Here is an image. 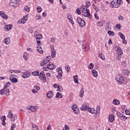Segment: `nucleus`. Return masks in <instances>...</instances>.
<instances>
[{
	"label": "nucleus",
	"mask_w": 130,
	"mask_h": 130,
	"mask_svg": "<svg viewBox=\"0 0 130 130\" xmlns=\"http://www.w3.org/2000/svg\"><path fill=\"white\" fill-rule=\"evenodd\" d=\"M99 57H100V58H101V59H102V60H105V56H104V55L102 53L101 54H99Z\"/></svg>",
	"instance_id": "obj_38"
},
{
	"label": "nucleus",
	"mask_w": 130,
	"mask_h": 130,
	"mask_svg": "<svg viewBox=\"0 0 130 130\" xmlns=\"http://www.w3.org/2000/svg\"><path fill=\"white\" fill-rule=\"evenodd\" d=\"M89 103L86 102L84 103L82 106V107L81 108V110L83 111H86V110H88L89 107Z\"/></svg>",
	"instance_id": "obj_13"
},
{
	"label": "nucleus",
	"mask_w": 130,
	"mask_h": 130,
	"mask_svg": "<svg viewBox=\"0 0 130 130\" xmlns=\"http://www.w3.org/2000/svg\"><path fill=\"white\" fill-rule=\"evenodd\" d=\"M64 130H70V126L68 125H66L64 127Z\"/></svg>",
	"instance_id": "obj_59"
},
{
	"label": "nucleus",
	"mask_w": 130,
	"mask_h": 130,
	"mask_svg": "<svg viewBox=\"0 0 130 130\" xmlns=\"http://www.w3.org/2000/svg\"><path fill=\"white\" fill-rule=\"evenodd\" d=\"M28 53L24 52L23 54V58L24 60H27V59H28Z\"/></svg>",
	"instance_id": "obj_40"
},
{
	"label": "nucleus",
	"mask_w": 130,
	"mask_h": 130,
	"mask_svg": "<svg viewBox=\"0 0 130 130\" xmlns=\"http://www.w3.org/2000/svg\"><path fill=\"white\" fill-rule=\"evenodd\" d=\"M32 93H34V94L38 93V91H37L35 88L32 89L31 90Z\"/></svg>",
	"instance_id": "obj_58"
},
{
	"label": "nucleus",
	"mask_w": 130,
	"mask_h": 130,
	"mask_svg": "<svg viewBox=\"0 0 130 130\" xmlns=\"http://www.w3.org/2000/svg\"><path fill=\"white\" fill-rule=\"evenodd\" d=\"M0 17L3 19V20H8L9 16L7 15L4 11H0Z\"/></svg>",
	"instance_id": "obj_16"
},
{
	"label": "nucleus",
	"mask_w": 130,
	"mask_h": 130,
	"mask_svg": "<svg viewBox=\"0 0 130 130\" xmlns=\"http://www.w3.org/2000/svg\"><path fill=\"white\" fill-rule=\"evenodd\" d=\"M55 97L56 98H62V95L59 92H57Z\"/></svg>",
	"instance_id": "obj_43"
},
{
	"label": "nucleus",
	"mask_w": 130,
	"mask_h": 130,
	"mask_svg": "<svg viewBox=\"0 0 130 130\" xmlns=\"http://www.w3.org/2000/svg\"><path fill=\"white\" fill-rule=\"evenodd\" d=\"M51 42L52 43H54L55 42V39L54 37L51 38Z\"/></svg>",
	"instance_id": "obj_62"
},
{
	"label": "nucleus",
	"mask_w": 130,
	"mask_h": 130,
	"mask_svg": "<svg viewBox=\"0 0 130 130\" xmlns=\"http://www.w3.org/2000/svg\"><path fill=\"white\" fill-rule=\"evenodd\" d=\"M106 31H109V30H111V27H110V25H107L106 26Z\"/></svg>",
	"instance_id": "obj_57"
},
{
	"label": "nucleus",
	"mask_w": 130,
	"mask_h": 130,
	"mask_svg": "<svg viewBox=\"0 0 130 130\" xmlns=\"http://www.w3.org/2000/svg\"><path fill=\"white\" fill-rule=\"evenodd\" d=\"M65 69L67 72V73H70V70H71V68L69 66H65Z\"/></svg>",
	"instance_id": "obj_55"
},
{
	"label": "nucleus",
	"mask_w": 130,
	"mask_h": 130,
	"mask_svg": "<svg viewBox=\"0 0 130 130\" xmlns=\"http://www.w3.org/2000/svg\"><path fill=\"white\" fill-rule=\"evenodd\" d=\"M116 52L118 55H121L122 54V50H121V48L119 47H116Z\"/></svg>",
	"instance_id": "obj_26"
},
{
	"label": "nucleus",
	"mask_w": 130,
	"mask_h": 130,
	"mask_svg": "<svg viewBox=\"0 0 130 130\" xmlns=\"http://www.w3.org/2000/svg\"><path fill=\"white\" fill-rule=\"evenodd\" d=\"M118 35L120 36L121 39H123L125 38V36H124V35L122 34V33H121V32H119Z\"/></svg>",
	"instance_id": "obj_41"
},
{
	"label": "nucleus",
	"mask_w": 130,
	"mask_h": 130,
	"mask_svg": "<svg viewBox=\"0 0 130 130\" xmlns=\"http://www.w3.org/2000/svg\"><path fill=\"white\" fill-rule=\"evenodd\" d=\"M39 78L40 80L43 83H46V77H45V74H44V71H42L40 73V75H39Z\"/></svg>",
	"instance_id": "obj_7"
},
{
	"label": "nucleus",
	"mask_w": 130,
	"mask_h": 130,
	"mask_svg": "<svg viewBox=\"0 0 130 130\" xmlns=\"http://www.w3.org/2000/svg\"><path fill=\"white\" fill-rule=\"evenodd\" d=\"M88 69H89V70H93V69H94V64L93 63H90Z\"/></svg>",
	"instance_id": "obj_45"
},
{
	"label": "nucleus",
	"mask_w": 130,
	"mask_h": 130,
	"mask_svg": "<svg viewBox=\"0 0 130 130\" xmlns=\"http://www.w3.org/2000/svg\"><path fill=\"white\" fill-rule=\"evenodd\" d=\"M5 93H6V96H9V93H10V90L9 89H7V88H6Z\"/></svg>",
	"instance_id": "obj_51"
},
{
	"label": "nucleus",
	"mask_w": 130,
	"mask_h": 130,
	"mask_svg": "<svg viewBox=\"0 0 130 130\" xmlns=\"http://www.w3.org/2000/svg\"><path fill=\"white\" fill-rule=\"evenodd\" d=\"M116 82L119 84V85H124L126 84V81L122 76L117 75L115 78Z\"/></svg>",
	"instance_id": "obj_2"
},
{
	"label": "nucleus",
	"mask_w": 130,
	"mask_h": 130,
	"mask_svg": "<svg viewBox=\"0 0 130 130\" xmlns=\"http://www.w3.org/2000/svg\"><path fill=\"white\" fill-rule=\"evenodd\" d=\"M7 117L8 118H10V120L12 122H15L16 119H17V115L16 114H14L11 111H9Z\"/></svg>",
	"instance_id": "obj_3"
},
{
	"label": "nucleus",
	"mask_w": 130,
	"mask_h": 130,
	"mask_svg": "<svg viewBox=\"0 0 130 130\" xmlns=\"http://www.w3.org/2000/svg\"><path fill=\"white\" fill-rule=\"evenodd\" d=\"M67 19L69 20L70 23L72 24V25H74L75 24V22L74 21V19H73V16L71 14H68Z\"/></svg>",
	"instance_id": "obj_17"
},
{
	"label": "nucleus",
	"mask_w": 130,
	"mask_h": 130,
	"mask_svg": "<svg viewBox=\"0 0 130 130\" xmlns=\"http://www.w3.org/2000/svg\"><path fill=\"white\" fill-rule=\"evenodd\" d=\"M72 109L75 114H79L80 111L78 108V105L74 104L72 106Z\"/></svg>",
	"instance_id": "obj_11"
},
{
	"label": "nucleus",
	"mask_w": 130,
	"mask_h": 130,
	"mask_svg": "<svg viewBox=\"0 0 130 130\" xmlns=\"http://www.w3.org/2000/svg\"><path fill=\"white\" fill-rule=\"evenodd\" d=\"M91 73L93 74V77H94V78H97L98 77V73L97 72V71H96V70H92Z\"/></svg>",
	"instance_id": "obj_30"
},
{
	"label": "nucleus",
	"mask_w": 130,
	"mask_h": 130,
	"mask_svg": "<svg viewBox=\"0 0 130 130\" xmlns=\"http://www.w3.org/2000/svg\"><path fill=\"white\" fill-rule=\"evenodd\" d=\"M109 122H113L114 121V115H110L109 117Z\"/></svg>",
	"instance_id": "obj_34"
},
{
	"label": "nucleus",
	"mask_w": 130,
	"mask_h": 130,
	"mask_svg": "<svg viewBox=\"0 0 130 130\" xmlns=\"http://www.w3.org/2000/svg\"><path fill=\"white\" fill-rule=\"evenodd\" d=\"M12 72L15 74H20V73H22L21 70H12Z\"/></svg>",
	"instance_id": "obj_52"
},
{
	"label": "nucleus",
	"mask_w": 130,
	"mask_h": 130,
	"mask_svg": "<svg viewBox=\"0 0 130 130\" xmlns=\"http://www.w3.org/2000/svg\"><path fill=\"white\" fill-rule=\"evenodd\" d=\"M122 3L121 0H114L110 2V7L111 8H114V9H117L118 7H120V4Z\"/></svg>",
	"instance_id": "obj_1"
},
{
	"label": "nucleus",
	"mask_w": 130,
	"mask_h": 130,
	"mask_svg": "<svg viewBox=\"0 0 130 130\" xmlns=\"http://www.w3.org/2000/svg\"><path fill=\"white\" fill-rule=\"evenodd\" d=\"M121 109H122V110H123V111H125V110H126V106L122 105L121 106Z\"/></svg>",
	"instance_id": "obj_60"
},
{
	"label": "nucleus",
	"mask_w": 130,
	"mask_h": 130,
	"mask_svg": "<svg viewBox=\"0 0 130 130\" xmlns=\"http://www.w3.org/2000/svg\"><path fill=\"white\" fill-rule=\"evenodd\" d=\"M88 7H87V5H82L80 8V11L81 13H84V12H86V11L88 10Z\"/></svg>",
	"instance_id": "obj_21"
},
{
	"label": "nucleus",
	"mask_w": 130,
	"mask_h": 130,
	"mask_svg": "<svg viewBox=\"0 0 130 130\" xmlns=\"http://www.w3.org/2000/svg\"><path fill=\"white\" fill-rule=\"evenodd\" d=\"M121 27V26L120 25V24H117L116 25V28H117V29H120Z\"/></svg>",
	"instance_id": "obj_63"
},
{
	"label": "nucleus",
	"mask_w": 130,
	"mask_h": 130,
	"mask_svg": "<svg viewBox=\"0 0 130 130\" xmlns=\"http://www.w3.org/2000/svg\"><path fill=\"white\" fill-rule=\"evenodd\" d=\"M53 97V92L50 91L47 93V98L48 99H51Z\"/></svg>",
	"instance_id": "obj_24"
},
{
	"label": "nucleus",
	"mask_w": 130,
	"mask_h": 130,
	"mask_svg": "<svg viewBox=\"0 0 130 130\" xmlns=\"http://www.w3.org/2000/svg\"><path fill=\"white\" fill-rule=\"evenodd\" d=\"M108 34H109L110 36H114V35H115V34L114 33V32L111 30H108Z\"/></svg>",
	"instance_id": "obj_42"
},
{
	"label": "nucleus",
	"mask_w": 130,
	"mask_h": 130,
	"mask_svg": "<svg viewBox=\"0 0 130 130\" xmlns=\"http://www.w3.org/2000/svg\"><path fill=\"white\" fill-rule=\"evenodd\" d=\"M82 15L83 17H87L88 19H91V18H92L91 14H90V10L89 9L84 11V12H83Z\"/></svg>",
	"instance_id": "obj_14"
},
{
	"label": "nucleus",
	"mask_w": 130,
	"mask_h": 130,
	"mask_svg": "<svg viewBox=\"0 0 130 130\" xmlns=\"http://www.w3.org/2000/svg\"><path fill=\"white\" fill-rule=\"evenodd\" d=\"M122 74H123L124 76H128V75H130V71L128 70L124 69L123 70Z\"/></svg>",
	"instance_id": "obj_31"
},
{
	"label": "nucleus",
	"mask_w": 130,
	"mask_h": 130,
	"mask_svg": "<svg viewBox=\"0 0 130 130\" xmlns=\"http://www.w3.org/2000/svg\"><path fill=\"white\" fill-rule=\"evenodd\" d=\"M27 109L30 110L31 112H36L39 109V107L37 106H29L27 108Z\"/></svg>",
	"instance_id": "obj_9"
},
{
	"label": "nucleus",
	"mask_w": 130,
	"mask_h": 130,
	"mask_svg": "<svg viewBox=\"0 0 130 130\" xmlns=\"http://www.w3.org/2000/svg\"><path fill=\"white\" fill-rule=\"evenodd\" d=\"M84 89L83 88H82L80 89V91L79 92V96L80 97H83V96H84Z\"/></svg>",
	"instance_id": "obj_36"
},
{
	"label": "nucleus",
	"mask_w": 130,
	"mask_h": 130,
	"mask_svg": "<svg viewBox=\"0 0 130 130\" xmlns=\"http://www.w3.org/2000/svg\"><path fill=\"white\" fill-rule=\"evenodd\" d=\"M56 67L52 63V62H50L47 66V67H43V70L44 71H47L48 70H54Z\"/></svg>",
	"instance_id": "obj_4"
},
{
	"label": "nucleus",
	"mask_w": 130,
	"mask_h": 130,
	"mask_svg": "<svg viewBox=\"0 0 130 130\" xmlns=\"http://www.w3.org/2000/svg\"><path fill=\"white\" fill-rule=\"evenodd\" d=\"M30 76L31 73L29 71H26L23 72L21 75V77L22 79H27V78H29Z\"/></svg>",
	"instance_id": "obj_10"
},
{
	"label": "nucleus",
	"mask_w": 130,
	"mask_h": 130,
	"mask_svg": "<svg viewBox=\"0 0 130 130\" xmlns=\"http://www.w3.org/2000/svg\"><path fill=\"white\" fill-rule=\"evenodd\" d=\"M58 74L56 76L58 79H60L62 77V70H61V68L59 67L58 70Z\"/></svg>",
	"instance_id": "obj_20"
},
{
	"label": "nucleus",
	"mask_w": 130,
	"mask_h": 130,
	"mask_svg": "<svg viewBox=\"0 0 130 130\" xmlns=\"http://www.w3.org/2000/svg\"><path fill=\"white\" fill-rule=\"evenodd\" d=\"M24 11H25V12H27V13H29V12H30V7H28V6H24Z\"/></svg>",
	"instance_id": "obj_37"
},
{
	"label": "nucleus",
	"mask_w": 130,
	"mask_h": 130,
	"mask_svg": "<svg viewBox=\"0 0 130 130\" xmlns=\"http://www.w3.org/2000/svg\"><path fill=\"white\" fill-rule=\"evenodd\" d=\"M19 0H10V6L11 7H13V8H17L19 7Z\"/></svg>",
	"instance_id": "obj_6"
},
{
	"label": "nucleus",
	"mask_w": 130,
	"mask_h": 130,
	"mask_svg": "<svg viewBox=\"0 0 130 130\" xmlns=\"http://www.w3.org/2000/svg\"><path fill=\"white\" fill-rule=\"evenodd\" d=\"M118 116H119V118H120V119H121V120H123V121H125V120H126V119H127V117L123 115V114H122L121 113H119V114L118 115Z\"/></svg>",
	"instance_id": "obj_23"
},
{
	"label": "nucleus",
	"mask_w": 130,
	"mask_h": 130,
	"mask_svg": "<svg viewBox=\"0 0 130 130\" xmlns=\"http://www.w3.org/2000/svg\"><path fill=\"white\" fill-rule=\"evenodd\" d=\"M125 113L126 115H130V109L126 110Z\"/></svg>",
	"instance_id": "obj_56"
},
{
	"label": "nucleus",
	"mask_w": 130,
	"mask_h": 130,
	"mask_svg": "<svg viewBox=\"0 0 130 130\" xmlns=\"http://www.w3.org/2000/svg\"><path fill=\"white\" fill-rule=\"evenodd\" d=\"M82 46V49H84V50H85V52H86V51L90 50V47L89 46L88 43L84 44Z\"/></svg>",
	"instance_id": "obj_18"
},
{
	"label": "nucleus",
	"mask_w": 130,
	"mask_h": 130,
	"mask_svg": "<svg viewBox=\"0 0 130 130\" xmlns=\"http://www.w3.org/2000/svg\"><path fill=\"white\" fill-rule=\"evenodd\" d=\"M34 89H36V90L37 91H39V90H40V87H39V86L38 85H35L34 87Z\"/></svg>",
	"instance_id": "obj_54"
},
{
	"label": "nucleus",
	"mask_w": 130,
	"mask_h": 130,
	"mask_svg": "<svg viewBox=\"0 0 130 130\" xmlns=\"http://www.w3.org/2000/svg\"><path fill=\"white\" fill-rule=\"evenodd\" d=\"M31 127L34 130H39V127L35 123H32L31 124Z\"/></svg>",
	"instance_id": "obj_33"
},
{
	"label": "nucleus",
	"mask_w": 130,
	"mask_h": 130,
	"mask_svg": "<svg viewBox=\"0 0 130 130\" xmlns=\"http://www.w3.org/2000/svg\"><path fill=\"white\" fill-rule=\"evenodd\" d=\"M11 82H12V83H14V84H15L16 83H18V80L15 77L13 79H12L11 80Z\"/></svg>",
	"instance_id": "obj_50"
},
{
	"label": "nucleus",
	"mask_w": 130,
	"mask_h": 130,
	"mask_svg": "<svg viewBox=\"0 0 130 130\" xmlns=\"http://www.w3.org/2000/svg\"><path fill=\"white\" fill-rule=\"evenodd\" d=\"M122 43H123V44H126V43H127L126 42V40H125V38L122 39Z\"/></svg>",
	"instance_id": "obj_64"
},
{
	"label": "nucleus",
	"mask_w": 130,
	"mask_h": 130,
	"mask_svg": "<svg viewBox=\"0 0 130 130\" xmlns=\"http://www.w3.org/2000/svg\"><path fill=\"white\" fill-rule=\"evenodd\" d=\"M100 106H98L96 107L95 111V115H96V116H99V114H100Z\"/></svg>",
	"instance_id": "obj_29"
},
{
	"label": "nucleus",
	"mask_w": 130,
	"mask_h": 130,
	"mask_svg": "<svg viewBox=\"0 0 130 130\" xmlns=\"http://www.w3.org/2000/svg\"><path fill=\"white\" fill-rule=\"evenodd\" d=\"M37 33H38V31L37 30L35 32V37L36 38V39H41L43 38V36L41 34H37Z\"/></svg>",
	"instance_id": "obj_19"
},
{
	"label": "nucleus",
	"mask_w": 130,
	"mask_h": 130,
	"mask_svg": "<svg viewBox=\"0 0 130 130\" xmlns=\"http://www.w3.org/2000/svg\"><path fill=\"white\" fill-rule=\"evenodd\" d=\"M51 57L53 58L56 56V51L54 49V46L51 45Z\"/></svg>",
	"instance_id": "obj_15"
},
{
	"label": "nucleus",
	"mask_w": 130,
	"mask_h": 130,
	"mask_svg": "<svg viewBox=\"0 0 130 130\" xmlns=\"http://www.w3.org/2000/svg\"><path fill=\"white\" fill-rule=\"evenodd\" d=\"M16 77H17V76H16L15 75H13V74L10 75V81H11L13 79H15V78H16Z\"/></svg>",
	"instance_id": "obj_48"
},
{
	"label": "nucleus",
	"mask_w": 130,
	"mask_h": 130,
	"mask_svg": "<svg viewBox=\"0 0 130 130\" xmlns=\"http://www.w3.org/2000/svg\"><path fill=\"white\" fill-rule=\"evenodd\" d=\"M32 75H33V76H39V72H38V71H34L33 72H32Z\"/></svg>",
	"instance_id": "obj_47"
},
{
	"label": "nucleus",
	"mask_w": 130,
	"mask_h": 130,
	"mask_svg": "<svg viewBox=\"0 0 130 130\" xmlns=\"http://www.w3.org/2000/svg\"><path fill=\"white\" fill-rule=\"evenodd\" d=\"M3 43H5L7 45H9L11 43V39H10V38H7L4 40Z\"/></svg>",
	"instance_id": "obj_28"
},
{
	"label": "nucleus",
	"mask_w": 130,
	"mask_h": 130,
	"mask_svg": "<svg viewBox=\"0 0 130 130\" xmlns=\"http://www.w3.org/2000/svg\"><path fill=\"white\" fill-rule=\"evenodd\" d=\"M37 50L38 52L41 53V54H43V50L42 49V48H41V46H40V45H38L37 46Z\"/></svg>",
	"instance_id": "obj_25"
},
{
	"label": "nucleus",
	"mask_w": 130,
	"mask_h": 130,
	"mask_svg": "<svg viewBox=\"0 0 130 130\" xmlns=\"http://www.w3.org/2000/svg\"><path fill=\"white\" fill-rule=\"evenodd\" d=\"M6 91V87H4L3 89H1L0 91V94H1V95H4V94H5Z\"/></svg>",
	"instance_id": "obj_49"
},
{
	"label": "nucleus",
	"mask_w": 130,
	"mask_h": 130,
	"mask_svg": "<svg viewBox=\"0 0 130 130\" xmlns=\"http://www.w3.org/2000/svg\"><path fill=\"white\" fill-rule=\"evenodd\" d=\"M13 28V25L12 24H8L5 25L4 27L5 31H10Z\"/></svg>",
	"instance_id": "obj_22"
},
{
	"label": "nucleus",
	"mask_w": 130,
	"mask_h": 130,
	"mask_svg": "<svg viewBox=\"0 0 130 130\" xmlns=\"http://www.w3.org/2000/svg\"><path fill=\"white\" fill-rule=\"evenodd\" d=\"M76 21L80 27H85V26H86V22H85V20L81 18L77 17Z\"/></svg>",
	"instance_id": "obj_5"
},
{
	"label": "nucleus",
	"mask_w": 130,
	"mask_h": 130,
	"mask_svg": "<svg viewBox=\"0 0 130 130\" xmlns=\"http://www.w3.org/2000/svg\"><path fill=\"white\" fill-rule=\"evenodd\" d=\"M113 104H114V105H119V104H120V101L116 99L113 100Z\"/></svg>",
	"instance_id": "obj_32"
},
{
	"label": "nucleus",
	"mask_w": 130,
	"mask_h": 130,
	"mask_svg": "<svg viewBox=\"0 0 130 130\" xmlns=\"http://www.w3.org/2000/svg\"><path fill=\"white\" fill-rule=\"evenodd\" d=\"M10 85L11 83H10L9 82H7L5 85V88H7V87H10Z\"/></svg>",
	"instance_id": "obj_61"
},
{
	"label": "nucleus",
	"mask_w": 130,
	"mask_h": 130,
	"mask_svg": "<svg viewBox=\"0 0 130 130\" xmlns=\"http://www.w3.org/2000/svg\"><path fill=\"white\" fill-rule=\"evenodd\" d=\"M81 13H82V11H81L80 8H77L76 11V13L77 15H81Z\"/></svg>",
	"instance_id": "obj_44"
},
{
	"label": "nucleus",
	"mask_w": 130,
	"mask_h": 130,
	"mask_svg": "<svg viewBox=\"0 0 130 130\" xmlns=\"http://www.w3.org/2000/svg\"><path fill=\"white\" fill-rule=\"evenodd\" d=\"M121 64H122V67H123L124 68V67H125L127 64V63L125 61H123L121 62Z\"/></svg>",
	"instance_id": "obj_53"
},
{
	"label": "nucleus",
	"mask_w": 130,
	"mask_h": 130,
	"mask_svg": "<svg viewBox=\"0 0 130 130\" xmlns=\"http://www.w3.org/2000/svg\"><path fill=\"white\" fill-rule=\"evenodd\" d=\"M78 79V75H75L74 76V81L76 84H79V80Z\"/></svg>",
	"instance_id": "obj_35"
},
{
	"label": "nucleus",
	"mask_w": 130,
	"mask_h": 130,
	"mask_svg": "<svg viewBox=\"0 0 130 130\" xmlns=\"http://www.w3.org/2000/svg\"><path fill=\"white\" fill-rule=\"evenodd\" d=\"M28 14L24 16L21 19L18 21V24H25L28 21Z\"/></svg>",
	"instance_id": "obj_8"
},
{
	"label": "nucleus",
	"mask_w": 130,
	"mask_h": 130,
	"mask_svg": "<svg viewBox=\"0 0 130 130\" xmlns=\"http://www.w3.org/2000/svg\"><path fill=\"white\" fill-rule=\"evenodd\" d=\"M37 10L38 13H41V11H42V8H41L40 6H37Z\"/></svg>",
	"instance_id": "obj_46"
},
{
	"label": "nucleus",
	"mask_w": 130,
	"mask_h": 130,
	"mask_svg": "<svg viewBox=\"0 0 130 130\" xmlns=\"http://www.w3.org/2000/svg\"><path fill=\"white\" fill-rule=\"evenodd\" d=\"M50 59H51V57L50 56H47L44 60L43 62H41V67H43V66H44V64H45L46 63H47V62H48V61H49Z\"/></svg>",
	"instance_id": "obj_12"
},
{
	"label": "nucleus",
	"mask_w": 130,
	"mask_h": 130,
	"mask_svg": "<svg viewBox=\"0 0 130 130\" xmlns=\"http://www.w3.org/2000/svg\"><path fill=\"white\" fill-rule=\"evenodd\" d=\"M88 111V112L91 113V114H96V110L94 108H89Z\"/></svg>",
	"instance_id": "obj_27"
},
{
	"label": "nucleus",
	"mask_w": 130,
	"mask_h": 130,
	"mask_svg": "<svg viewBox=\"0 0 130 130\" xmlns=\"http://www.w3.org/2000/svg\"><path fill=\"white\" fill-rule=\"evenodd\" d=\"M57 91L58 92H62V86H61V85H59V86H58V87L57 88Z\"/></svg>",
	"instance_id": "obj_39"
}]
</instances>
